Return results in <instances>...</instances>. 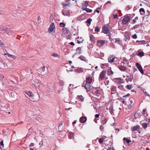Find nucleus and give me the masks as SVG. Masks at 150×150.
Here are the masks:
<instances>
[{"mask_svg":"<svg viewBox=\"0 0 150 150\" xmlns=\"http://www.w3.org/2000/svg\"><path fill=\"white\" fill-rule=\"evenodd\" d=\"M0 29L1 31H3V33L5 34L8 35H12V31L9 28L6 27L1 25L0 26Z\"/></svg>","mask_w":150,"mask_h":150,"instance_id":"obj_1","label":"nucleus"},{"mask_svg":"<svg viewBox=\"0 0 150 150\" xmlns=\"http://www.w3.org/2000/svg\"><path fill=\"white\" fill-rule=\"evenodd\" d=\"M109 24L105 25L102 28L103 32L105 34L108 33L111 28L109 27Z\"/></svg>","mask_w":150,"mask_h":150,"instance_id":"obj_2","label":"nucleus"},{"mask_svg":"<svg viewBox=\"0 0 150 150\" xmlns=\"http://www.w3.org/2000/svg\"><path fill=\"white\" fill-rule=\"evenodd\" d=\"M131 19V17L129 16H126L123 18L122 22V25H125L128 23Z\"/></svg>","mask_w":150,"mask_h":150,"instance_id":"obj_3","label":"nucleus"},{"mask_svg":"<svg viewBox=\"0 0 150 150\" xmlns=\"http://www.w3.org/2000/svg\"><path fill=\"white\" fill-rule=\"evenodd\" d=\"M112 80L117 84L123 83L124 82L123 80L120 78H115Z\"/></svg>","mask_w":150,"mask_h":150,"instance_id":"obj_4","label":"nucleus"},{"mask_svg":"<svg viewBox=\"0 0 150 150\" xmlns=\"http://www.w3.org/2000/svg\"><path fill=\"white\" fill-rule=\"evenodd\" d=\"M106 72L105 71H102L100 74L99 77V80H103L104 79L105 76V75Z\"/></svg>","mask_w":150,"mask_h":150,"instance_id":"obj_5","label":"nucleus"},{"mask_svg":"<svg viewBox=\"0 0 150 150\" xmlns=\"http://www.w3.org/2000/svg\"><path fill=\"white\" fill-rule=\"evenodd\" d=\"M84 87L87 91H89L91 89H92L93 87L90 84L88 83H86Z\"/></svg>","mask_w":150,"mask_h":150,"instance_id":"obj_6","label":"nucleus"},{"mask_svg":"<svg viewBox=\"0 0 150 150\" xmlns=\"http://www.w3.org/2000/svg\"><path fill=\"white\" fill-rule=\"evenodd\" d=\"M136 65L141 73L143 74L144 71L141 66L138 63H136Z\"/></svg>","mask_w":150,"mask_h":150,"instance_id":"obj_7","label":"nucleus"},{"mask_svg":"<svg viewBox=\"0 0 150 150\" xmlns=\"http://www.w3.org/2000/svg\"><path fill=\"white\" fill-rule=\"evenodd\" d=\"M139 128L140 127L139 126L136 125L134 126L131 129V130L132 132H139V133H140V131H139Z\"/></svg>","mask_w":150,"mask_h":150,"instance_id":"obj_8","label":"nucleus"},{"mask_svg":"<svg viewBox=\"0 0 150 150\" xmlns=\"http://www.w3.org/2000/svg\"><path fill=\"white\" fill-rule=\"evenodd\" d=\"M105 42V40H100L98 41L97 42V45L99 47H101L104 44Z\"/></svg>","mask_w":150,"mask_h":150,"instance_id":"obj_9","label":"nucleus"},{"mask_svg":"<svg viewBox=\"0 0 150 150\" xmlns=\"http://www.w3.org/2000/svg\"><path fill=\"white\" fill-rule=\"evenodd\" d=\"M54 27L55 26L54 23H52L50 25V27L49 29V30L50 32H52L53 31Z\"/></svg>","mask_w":150,"mask_h":150,"instance_id":"obj_10","label":"nucleus"},{"mask_svg":"<svg viewBox=\"0 0 150 150\" xmlns=\"http://www.w3.org/2000/svg\"><path fill=\"white\" fill-rule=\"evenodd\" d=\"M118 68L120 71H125L126 70L127 67L123 65H121Z\"/></svg>","mask_w":150,"mask_h":150,"instance_id":"obj_11","label":"nucleus"},{"mask_svg":"<svg viewBox=\"0 0 150 150\" xmlns=\"http://www.w3.org/2000/svg\"><path fill=\"white\" fill-rule=\"evenodd\" d=\"M95 91H94V90H93V94L97 96H100V93L99 91L96 89H95Z\"/></svg>","mask_w":150,"mask_h":150,"instance_id":"obj_12","label":"nucleus"},{"mask_svg":"<svg viewBox=\"0 0 150 150\" xmlns=\"http://www.w3.org/2000/svg\"><path fill=\"white\" fill-rule=\"evenodd\" d=\"M62 14L64 16H70V13L67 10H64V11H62Z\"/></svg>","mask_w":150,"mask_h":150,"instance_id":"obj_13","label":"nucleus"},{"mask_svg":"<svg viewBox=\"0 0 150 150\" xmlns=\"http://www.w3.org/2000/svg\"><path fill=\"white\" fill-rule=\"evenodd\" d=\"M87 120V118L86 117H82L80 118V121L81 122L84 123Z\"/></svg>","mask_w":150,"mask_h":150,"instance_id":"obj_14","label":"nucleus"},{"mask_svg":"<svg viewBox=\"0 0 150 150\" xmlns=\"http://www.w3.org/2000/svg\"><path fill=\"white\" fill-rule=\"evenodd\" d=\"M79 58L82 61H84L85 62H87L88 61V60L86 59V57H84L83 55L80 56Z\"/></svg>","mask_w":150,"mask_h":150,"instance_id":"obj_15","label":"nucleus"},{"mask_svg":"<svg viewBox=\"0 0 150 150\" xmlns=\"http://www.w3.org/2000/svg\"><path fill=\"white\" fill-rule=\"evenodd\" d=\"M77 98L80 101L82 102L83 101L84 98L81 95L78 96Z\"/></svg>","mask_w":150,"mask_h":150,"instance_id":"obj_16","label":"nucleus"},{"mask_svg":"<svg viewBox=\"0 0 150 150\" xmlns=\"http://www.w3.org/2000/svg\"><path fill=\"white\" fill-rule=\"evenodd\" d=\"M86 83L90 84L92 81V79L90 77H88L86 78Z\"/></svg>","mask_w":150,"mask_h":150,"instance_id":"obj_17","label":"nucleus"},{"mask_svg":"<svg viewBox=\"0 0 150 150\" xmlns=\"http://www.w3.org/2000/svg\"><path fill=\"white\" fill-rule=\"evenodd\" d=\"M76 71L78 73H80L83 71V69L81 68H78L75 69Z\"/></svg>","mask_w":150,"mask_h":150,"instance_id":"obj_18","label":"nucleus"},{"mask_svg":"<svg viewBox=\"0 0 150 150\" xmlns=\"http://www.w3.org/2000/svg\"><path fill=\"white\" fill-rule=\"evenodd\" d=\"M108 121V120L106 118H103L101 121V123L103 125H104Z\"/></svg>","mask_w":150,"mask_h":150,"instance_id":"obj_19","label":"nucleus"},{"mask_svg":"<svg viewBox=\"0 0 150 150\" xmlns=\"http://www.w3.org/2000/svg\"><path fill=\"white\" fill-rule=\"evenodd\" d=\"M25 93L30 97H32L34 96V94L30 91H26Z\"/></svg>","mask_w":150,"mask_h":150,"instance_id":"obj_20","label":"nucleus"},{"mask_svg":"<svg viewBox=\"0 0 150 150\" xmlns=\"http://www.w3.org/2000/svg\"><path fill=\"white\" fill-rule=\"evenodd\" d=\"M81 48L80 47H78L76 49V54H80L81 53Z\"/></svg>","mask_w":150,"mask_h":150,"instance_id":"obj_21","label":"nucleus"},{"mask_svg":"<svg viewBox=\"0 0 150 150\" xmlns=\"http://www.w3.org/2000/svg\"><path fill=\"white\" fill-rule=\"evenodd\" d=\"M114 58H113V56H111L109 57L108 59V62H109L112 63L114 61Z\"/></svg>","mask_w":150,"mask_h":150,"instance_id":"obj_22","label":"nucleus"},{"mask_svg":"<svg viewBox=\"0 0 150 150\" xmlns=\"http://www.w3.org/2000/svg\"><path fill=\"white\" fill-rule=\"evenodd\" d=\"M74 133L73 132H70L69 133V138L70 139H73L74 137Z\"/></svg>","mask_w":150,"mask_h":150,"instance_id":"obj_23","label":"nucleus"},{"mask_svg":"<svg viewBox=\"0 0 150 150\" xmlns=\"http://www.w3.org/2000/svg\"><path fill=\"white\" fill-rule=\"evenodd\" d=\"M4 54L5 55H8V57L13 58L14 59H16V56L14 55H11L8 53H7V54Z\"/></svg>","mask_w":150,"mask_h":150,"instance_id":"obj_24","label":"nucleus"},{"mask_svg":"<svg viewBox=\"0 0 150 150\" xmlns=\"http://www.w3.org/2000/svg\"><path fill=\"white\" fill-rule=\"evenodd\" d=\"M108 66L107 64H102L101 65V67L103 69L105 68Z\"/></svg>","mask_w":150,"mask_h":150,"instance_id":"obj_25","label":"nucleus"},{"mask_svg":"<svg viewBox=\"0 0 150 150\" xmlns=\"http://www.w3.org/2000/svg\"><path fill=\"white\" fill-rule=\"evenodd\" d=\"M110 68V69H109L108 70V74L109 75H112L113 74V72L111 70V68Z\"/></svg>","mask_w":150,"mask_h":150,"instance_id":"obj_26","label":"nucleus"},{"mask_svg":"<svg viewBox=\"0 0 150 150\" xmlns=\"http://www.w3.org/2000/svg\"><path fill=\"white\" fill-rule=\"evenodd\" d=\"M90 40H91L92 42H93L94 41L95 38L94 36H93V35L91 34L90 35Z\"/></svg>","mask_w":150,"mask_h":150,"instance_id":"obj_27","label":"nucleus"},{"mask_svg":"<svg viewBox=\"0 0 150 150\" xmlns=\"http://www.w3.org/2000/svg\"><path fill=\"white\" fill-rule=\"evenodd\" d=\"M112 92H114L116 91V87L115 86H112L111 88Z\"/></svg>","mask_w":150,"mask_h":150,"instance_id":"obj_28","label":"nucleus"},{"mask_svg":"<svg viewBox=\"0 0 150 150\" xmlns=\"http://www.w3.org/2000/svg\"><path fill=\"white\" fill-rule=\"evenodd\" d=\"M130 38V36L129 35H127L125 36V41H128Z\"/></svg>","mask_w":150,"mask_h":150,"instance_id":"obj_29","label":"nucleus"},{"mask_svg":"<svg viewBox=\"0 0 150 150\" xmlns=\"http://www.w3.org/2000/svg\"><path fill=\"white\" fill-rule=\"evenodd\" d=\"M139 11L140 12V14H141L142 15H143L144 14L141 13L142 12L144 13H145V11H144V9L143 8H140L139 9Z\"/></svg>","mask_w":150,"mask_h":150,"instance_id":"obj_30","label":"nucleus"},{"mask_svg":"<svg viewBox=\"0 0 150 150\" xmlns=\"http://www.w3.org/2000/svg\"><path fill=\"white\" fill-rule=\"evenodd\" d=\"M123 140L126 141L128 144H129L131 142V140L128 139L127 138L124 137V138Z\"/></svg>","mask_w":150,"mask_h":150,"instance_id":"obj_31","label":"nucleus"},{"mask_svg":"<svg viewBox=\"0 0 150 150\" xmlns=\"http://www.w3.org/2000/svg\"><path fill=\"white\" fill-rule=\"evenodd\" d=\"M147 125H148L146 123H143L142 125V127L144 129L146 128V127H147Z\"/></svg>","mask_w":150,"mask_h":150,"instance_id":"obj_32","label":"nucleus"},{"mask_svg":"<svg viewBox=\"0 0 150 150\" xmlns=\"http://www.w3.org/2000/svg\"><path fill=\"white\" fill-rule=\"evenodd\" d=\"M132 85H127L125 88L128 90H130L132 88Z\"/></svg>","mask_w":150,"mask_h":150,"instance_id":"obj_33","label":"nucleus"},{"mask_svg":"<svg viewBox=\"0 0 150 150\" xmlns=\"http://www.w3.org/2000/svg\"><path fill=\"white\" fill-rule=\"evenodd\" d=\"M92 21V19L91 18L88 19L86 21V23H87L90 24L91 21Z\"/></svg>","mask_w":150,"mask_h":150,"instance_id":"obj_34","label":"nucleus"},{"mask_svg":"<svg viewBox=\"0 0 150 150\" xmlns=\"http://www.w3.org/2000/svg\"><path fill=\"white\" fill-rule=\"evenodd\" d=\"M139 41H137V42H138ZM139 43L140 44H145L146 42L144 40H142V41H139Z\"/></svg>","mask_w":150,"mask_h":150,"instance_id":"obj_35","label":"nucleus"},{"mask_svg":"<svg viewBox=\"0 0 150 150\" xmlns=\"http://www.w3.org/2000/svg\"><path fill=\"white\" fill-rule=\"evenodd\" d=\"M144 55V53L143 52H139L138 54V56L142 57Z\"/></svg>","mask_w":150,"mask_h":150,"instance_id":"obj_36","label":"nucleus"},{"mask_svg":"<svg viewBox=\"0 0 150 150\" xmlns=\"http://www.w3.org/2000/svg\"><path fill=\"white\" fill-rule=\"evenodd\" d=\"M141 25V24H139L138 25H135L133 27V28L134 29H137L138 28V26H140Z\"/></svg>","mask_w":150,"mask_h":150,"instance_id":"obj_37","label":"nucleus"},{"mask_svg":"<svg viewBox=\"0 0 150 150\" xmlns=\"http://www.w3.org/2000/svg\"><path fill=\"white\" fill-rule=\"evenodd\" d=\"M104 141V139L103 138H100L99 139L98 142L100 144L102 143Z\"/></svg>","mask_w":150,"mask_h":150,"instance_id":"obj_38","label":"nucleus"},{"mask_svg":"<svg viewBox=\"0 0 150 150\" xmlns=\"http://www.w3.org/2000/svg\"><path fill=\"white\" fill-rule=\"evenodd\" d=\"M131 8H132V7L131 6H129V5H128L127 6L126 9V10L128 11V10L130 9Z\"/></svg>","mask_w":150,"mask_h":150,"instance_id":"obj_39","label":"nucleus"},{"mask_svg":"<svg viewBox=\"0 0 150 150\" xmlns=\"http://www.w3.org/2000/svg\"><path fill=\"white\" fill-rule=\"evenodd\" d=\"M85 11L88 13H91L92 11L91 9H89L88 8H87Z\"/></svg>","mask_w":150,"mask_h":150,"instance_id":"obj_40","label":"nucleus"},{"mask_svg":"<svg viewBox=\"0 0 150 150\" xmlns=\"http://www.w3.org/2000/svg\"><path fill=\"white\" fill-rule=\"evenodd\" d=\"M133 75H130L129 76V81H132V80H133Z\"/></svg>","mask_w":150,"mask_h":150,"instance_id":"obj_41","label":"nucleus"},{"mask_svg":"<svg viewBox=\"0 0 150 150\" xmlns=\"http://www.w3.org/2000/svg\"><path fill=\"white\" fill-rule=\"evenodd\" d=\"M109 110L111 114L113 113V108L112 107H110L109 108Z\"/></svg>","mask_w":150,"mask_h":150,"instance_id":"obj_42","label":"nucleus"},{"mask_svg":"<svg viewBox=\"0 0 150 150\" xmlns=\"http://www.w3.org/2000/svg\"><path fill=\"white\" fill-rule=\"evenodd\" d=\"M118 87L120 89L122 90H123V89H124L123 86L122 85H120V86H119Z\"/></svg>","mask_w":150,"mask_h":150,"instance_id":"obj_43","label":"nucleus"},{"mask_svg":"<svg viewBox=\"0 0 150 150\" xmlns=\"http://www.w3.org/2000/svg\"><path fill=\"white\" fill-rule=\"evenodd\" d=\"M59 25L61 27H64L65 26V24L64 23L62 22L60 23Z\"/></svg>","mask_w":150,"mask_h":150,"instance_id":"obj_44","label":"nucleus"},{"mask_svg":"<svg viewBox=\"0 0 150 150\" xmlns=\"http://www.w3.org/2000/svg\"><path fill=\"white\" fill-rule=\"evenodd\" d=\"M45 66H43V67H41L40 68V69L42 70L43 72H44L45 71Z\"/></svg>","mask_w":150,"mask_h":150,"instance_id":"obj_45","label":"nucleus"},{"mask_svg":"<svg viewBox=\"0 0 150 150\" xmlns=\"http://www.w3.org/2000/svg\"><path fill=\"white\" fill-rule=\"evenodd\" d=\"M95 31L96 32H99V31H100V29H99V28H98V27L97 26H96V28H95Z\"/></svg>","mask_w":150,"mask_h":150,"instance_id":"obj_46","label":"nucleus"},{"mask_svg":"<svg viewBox=\"0 0 150 150\" xmlns=\"http://www.w3.org/2000/svg\"><path fill=\"white\" fill-rule=\"evenodd\" d=\"M52 55L54 57H57L58 56V55L57 54H56L55 53H54L53 54H52Z\"/></svg>","mask_w":150,"mask_h":150,"instance_id":"obj_47","label":"nucleus"},{"mask_svg":"<svg viewBox=\"0 0 150 150\" xmlns=\"http://www.w3.org/2000/svg\"><path fill=\"white\" fill-rule=\"evenodd\" d=\"M100 129L101 131H103L104 129V127L102 125H101L100 126Z\"/></svg>","mask_w":150,"mask_h":150,"instance_id":"obj_48","label":"nucleus"},{"mask_svg":"<svg viewBox=\"0 0 150 150\" xmlns=\"http://www.w3.org/2000/svg\"><path fill=\"white\" fill-rule=\"evenodd\" d=\"M132 38L134 39H136L137 38V36L136 34H134L132 35Z\"/></svg>","mask_w":150,"mask_h":150,"instance_id":"obj_49","label":"nucleus"},{"mask_svg":"<svg viewBox=\"0 0 150 150\" xmlns=\"http://www.w3.org/2000/svg\"><path fill=\"white\" fill-rule=\"evenodd\" d=\"M136 55H137V54L136 53H133L132 54L130 55V56L131 57H133L135 56H136Z\"/></svg>","mask_w":150,"mask_h":150,"instance_id":"obj_50","label":"nucleus"},{"mask_svg":"<svg viewBox=\"0 0 150 150\" xmlns=\"http://www.w3.org/2000/svg\"><path fill=\"white\" fill-rule=\"evenodd\" d=\"M130 95V94H129V93H128L127 94V95H124L122 97L124 98H126V97H127L128 96H129Z\"/></svg>","mask_w":150,"mask_h":150,"instance_id":"obj_51","label":"nucleus"},{"mask_svg":"<svg viewBox=\"0 0 150 150\" xmlns=\"http://www.w3.org/2000/svg\"><path fill=\"white\" fill-rule=\"evenodd\" d=\"M144 93L146 96H148L149 97H150V95H149V94L147 92H144Z\"/></svg>","mask_w":150,"mask_h":150,"instance_id":"obj_52","label":"nucleus"},{"mask_svg":"<svg viewBox=\"0 0 150 150\" xmlns=\"http://www.w3.org/2000/svg\"><path fill=\"white\" fill-rule=\"evenodd\" d=\"M4 45L3 43V42L0 40V45L1 47H3Z\"/></svg>","mask_w":150,"mask_h":150,"instance_id":"obj_53","label":"nucleus"},{"mask_svg":"<svg viewBox=\"0 0 150 150\" xmlns=\"http://www.w3.org/2000/svg\"><path fill=\"white\" fill-rule=\"evenodd\" d=\"M122 41L120 39H116L115 40V42H119V43H121Z\"/></svg>","mask_w":150,"mask_h":150,"instance_id":"obj_54","label":"nucleus"},{"mask_svg":"<svg viewBox=\"0 0 150 150\" xmlns=\"http://www.w3.org/2000/svg\"><path fill=\"white\" fill-rule=\"evenodd\" d=\"M3 146L4 144H3V141L2 140L0 142V146Z\"/></svg>","mask_w":150,"mask_h":150,"instance_id":"obj_55","label":"nucleus"},{"mask_svg":"<svg viewBox=\"0 0 150 150\" xmlns=\"http://www.w3.org/2000/svg\"><path fill=\"white\" fill-rule=\"evenodd\" d=\"M87 6H85V5H84V6H83V10H86V9H87Z\"/></svg>","mask_w":150,"mask_h":150,"instance_id":"obj_56","label":"nucleus"},{"mask_svg":"<svg viewBox=\"0 0 150 150\" xmlns=\"http://www.w3.org/2000/svg\"><path fill=\"white\" fill-rule=\"evenodd\" d=\"M15 93L13 92H12L11 93V96L12 97H14V96Z\"/></svg>","mask_w":150,"mask_h":150,"instance_id":"obj_57","label":"nucleus"},{"mask_svg":"<svg viewBox=\"0 0 150 150\" xmlns=\"http://www.w3.org/2000/svg\"><path fill=\"white\" fill-rule=\"evenodd\" d=\"M62 5H63V7H66V6H68V4H65L64 3H62Z\"/></svg>","mask_w":150,"mask_h":150,"instance_id":"obj_58","label":"nucleus"},{"mask_svg":"<svg viewBox=\"0 0 150 150\" xmlns=\"http://www.w3.org/2000/svg\"><path fill=\"white\" fill-rule=\"evenodd\" d=\"M146 111V109H144L142 111V114L143 115H145V112Z\"/></svg>","mask_w":150,"mask_h":150,"instance_id":"obj_59","label":"nucleus"},{"mask_svg":"<svg viewBox=\"0 0 150 150\" xmlns=\"http://www.w3.org/2000/svg\"><path fill=\"white\" fill-rule=\"evenodd\" d=\"M83 41V40H82L81 41H80L79 40H77V43L78 44H80Z\"/></svg>","mask_w":150,"mask_h":150,"instance_id":"obj_60","label":"nucleus"},{"mask_svg":"<svg viewBox=\"0 0 150 150\" xmlns=\"http://www.w3.org/2000/svg\"><path fill=\"white\" fill-rule=\"evenodd\" d=\"M99 116V114H96L95 115V117L96 118H98Z\"/></svg>","mask_w":150,"mask_h":150,"instance_id":"obj_61","label":"nucleus"},{"mask_svg":"<svg viewBox=\"0 0 150 150\" xmlns=\"http://www.w3.org/2000/svg\"><path fill=\"white\" fill-rule=\"evenodd\" d=\"M113 15L114 16V18H117L118 15H117V14H116L115 15Z\"/></svg>","mask_w":150,"mask_h":150,"instance_id":"obj_62","label":"nucleus"},{"mask_svg":"<svg viewBox=\"0 0 150 150\" xmlns=\"http://www.w3.org/2000/svg\"><path fill=\"white\" fill-rule=\"evenodd\" d=\"M69 44L70 45H72V46H74V43L73 42H71L69 43Z\"/></svg>","mask_w":150,"mask_h":150,"instance_id":"obj_63","label":"nucleus"},{"mask_svg":"<svg viewBox=\"0 0 150 150\" xmlns=\"http://www.w3.org/2000/svg\"><path fill=\"white\" fill-rule=\"evenodd\" d=\"M96 12H97L98 13H99L100 12V11L98 10L97 9H96L94 11L95 13Z\"/></svg>","mask_w":150,"mask_h":150,"instance_id":"obj_64","label":"nucleus"}]
</instances>
